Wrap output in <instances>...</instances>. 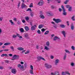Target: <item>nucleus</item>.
Returning <instances> with one entry per match:
<instances>
[{"instance_id":"obj_1","label":"nucleus","mask_w":75,"mask_h":75,"mask_svg":"<svg viewBox=\"0 0 75 75\" xmlns=\"http://www.w3.org/2000/svg\"><path fill=\"white\" fill-rule=\"evenodd\" d=\"M19 55L15 54L13 57V59H11L12 61H14L15 59H19Z\"/></svg>"},{"instance_id":"obj_2","label":"nucleus","mask_w":75,"mask_h":75,"mask_svg":"<svg viewBox=\"0 0 75 75\" xmlns=\"http://www.w3.org/2000/svg\"><path fill=\"white\" fill-rule=\"evenodd\" d=\"M45 67H46V68H51L52 67L51 65H49L47 63H45Z\"/></svg>"},{"instance_id":"obj_3","label":"nucleus","mask_w":75,"mask_h":75,"mask_svg":"<svg viewBox=\"0 0 75 75\" xmlns=\"http://www.w3.org/2000/svg\"><path fill=\"white\" fill-rule=\"evenodd\" d=\"M37 27V25H35L33 26H32L31 27V30L32 31H34L35 30V28Z\"/></svg>"},{"instance_id":"obj_4","label":"nucleus","mask_w":75,"mask_h":75,"mask_svg":"<svg viewBox=\"0 0 75 75\" xmlns=\"http://www.w3.org/2000/svg\"><path fill=\"white\" fill-rule=\"evenodd\" d=\"M24 37L26 39H30V38L28 33H25L24 35Z\"/></svg>"},{"instance_id":"obj_5","label":"nucleus","mask_w":75,"mask_h":75,"mask_svg":"<svg viewBox=\"0 0 75 75\" xmlns=\"http://www.w3.org/2000/svg\"><path fill=\"white\" fill-rule=\"evenodd\" d=\"M11 72L14 74H16V72H17V70L15 69H11Z\"/></svg>"},{"instance_id":"obj_6","label":"nucleus","mask_w":75,"mask_h":75,"mask_svg":"<svg viewBox=\"0 0 75 75\" xmlns=\"http://www.w3.org/2000/svg\"><path fill=\"white\" fill-rule=\"evenodd\" d=\"M62 34L63 35H64L65 38H66V33H65V31L64 30H63L62 32Z\"/></svg>"},{"instance_id":"obj_7","label":"nucleus","mask_w":75,"mask_h":75,"mask_svg":"<svg viewBox=\"0 0 75 75\" xmlns=\"http://www.w3.org/2000/svg\"><path fill=\"white\" fill-rule=\"evenodd\" d=\"M51 23H52V24H53V26L54 28H57V25H55V23L54 22H51Z\"/></svg>"},{"instance_id":"obj_8","label":"nucleus","mask_w":75,"mask_h":75,"mask_svg":"<svg viewBox=\"0 0 75 75\" xmlns=\"http://www.w3.org/2000/svg\"><path fill=\"white\" fill-rule=\"evenodd\" d=\"M46 47H50V43L49 41H48L46 42Z\"/></svg>"},{"instance_id":"obj_9","label":"nucleus","mask_w":75,"mask_h":75,"mask_svg":"<svg viewBox=\"0 0 75 75\" xmlns=\"http://www.w3.org/2000/svg\"><path fill=\"white\" fill-rule=\"evenodd\" d=\"M66 10H64L63 11V13H62V14L64 15V16H67V12H66Z\"/></svg>"},{"instance_id":"obj_10","label":"nucleus","mask_w":75,"mask_h":75,"mask_svg":"<svg viewBox=\"0 0 75 75\" xmlns=\"http://www.w3.org/2000/svg\"><path fill=\"white\" fill-rule=\"evenodd\" d=\"M62 22V21L59 19H57V23H61Z\"/></svg>"},{"instance_id":"obj_11","label":"nucleus","mask_w":75,"mask_h":75,"mask_svg":"<svg viewBox=\"0 0 75 75\" xmlns=\"http://www.w3.org/2000/svg\"><path fill=\"white\" fill-rule=\"evenodd\" d=\"M25 6H26V5H25V4L23 3H22V5L21 6L22 8H25Z\"/></svg>"},{"instance_id":"obj_12","label":"nucleus","mask_w":75,"mask_h":75,"mask_svg":"<svg viewBox=\"0 0 75 75\" xmlns=\"http://www.w3.org/2000/svg\"><path fill=\"white\" fill-rule=\"evenodd\" d=\"M71 29L72 30H74V25L73 23L71 24Z\"/></svg>"},{"instance_id":"obj_13","label":"nucleus","mask_w":75,"mask_h":75,"mask_svg":"<svg viewBox=\"0 0 75 75\" xmlns=\"http://www.w3.org/2000/svg\"><path fill=\"white\" fill-rule=\"evenodd\" d=\"M66 58H67V53H65L63 59L64 60H65V59H66Z\"/></svg>"},{"instance_id":"obj_14","label":"nucleus","mask_w":75,"mask_h":75,"mask_svg":"<svg viewBox=\"0 0 75 75\" xmlns=\"http://www.w3.org/2000/svg\"><path fill=\"white\" fill-rule=\"evenodd\" d=\"M17 49L18 50H19V51H23V50H24V48L22 47H18Z\"/></svg>"},{"instance_id":"obj_15","label":"nucleus","mask_w":75,"mask_h":75,"mask_svg":"<svg viewBox=\"0 0 75 75\" xmlns=\"http://www.w3.org/2000/svg\"><path fill=\"white\" fill-rule=\"evenodd\" d=\"M45 50H47V51H49L50 50V48H49V47H48L47 46H45V47L44 48Z\"/></svg>"},{"instance_id":"obj_16","label":"nucleus","mask_w":75,"mask_h":75,"mask_svg":"<svg viewBox=\"0 0 75 75\" xmlns=\"http://www.w3.org/2000/svg\"><path fill=\"white\" fill-rule=\"evenodd\" d=\"M20 68L22 71H24V70H25V69H24V66H23V65H22L21 66Z\"/></svg>"},{"instance_id":"obj_17","label":"nucleus","mask_w":75,"mask_h":75,"mask_svg":"<svg viewBox=\"0 0 75 75\" xmlns=\"http://www.w3.org/2000/svg\"><path fill=\"white\" fill-rule=\"evenodd\" d=\"M11 44V43L10 42H7L5 43L4 44V45H9Z\"/></svg>"},{"instance_id":"obj_18","label":"nucleus","mask_w":75,"mask_h":75,"mask_svg":"<svg viewBox=\"0 0 75 75\" xmlns=\"http://www.w3.org/2000/svg\"><path fill=\"white\" fill-rule=\"evenodd\" d=\"M16 36L19 37V38H23L22 36H20V35L18 33L16 34Z\"/></svg>"},{"instance_id":"obj_19","label":"nucleus","mask_w":75,"mask_h":75,"mask_svg":"<svg viewBox=\"0 0 75 75\" xmlns=\"http://www.w3.org/2000/svg\"><path fill=\"white\" fill-rule=\"evenodd\" d=\"M4 56H5V57H7V56H8V54H2L1 55V57H4Z\"/></svg>"},{"instance_id":"obj_20","label":"nucleus","mask_w":75,"mask_h":75,"mask_svg":"<svg viewBox=\"0 0 75 75\" xmlns=\"http://www.w3.org/2000/svg\"><path fill=\"white\" fill-rule=\"evenodd\" d=\"M25 28L26 31H28L29 30V28L27 26H26L25 27Z\"/></svg>"},{"instance_id":"obj_21","label":"nucleus","mask_w":75,"mask_h":75,"mask_svg":"<svg viewBox=\"0 0 75 75\" xmlns=\"http://www.w3.org/2000/svg\"><path fill=\"white\" fill-rule=\"evenodd\" d=\"M43 26H44V25L42 24H40L39 25L38 28H41L43 27Z\"/></svg>"},{"instance_id":"obj_22","label":"nucleus","mask_w":75,"mask_h":75,"mask_svg":"<svg viewBox=\"0 0 75 75\" xmlns=\"http://www.w3.org/2000/svg\"><path fill=\"white\" fill-rule=\"evenodd\" d=\"M72 7L71 6L69 7L68 9L69 11L70 12L71 11H72Z\"/></svg>"},{"instance_id":"obj_23","label":"nucleus","mask_w":75,"mask_h":75,"mask_svg":"<svg viewBox=\"0 0 75 75\" xmlns=\"http://www.w3.org/2000/svg\"><path fill=\"white\" fill-rule=\"evenodd\" d=\"M40 17L41 18H45L44 16V15H40Z\"/></svg>"},{"instance_id":"obj_24","label":"nucleus","mask_w":75,"mask_h":75,"mask_svg":"<svg viewBox=\"0 0 75 75\" xmlns=\"http://www.w3.org/2000/svg\"><path fill=\"white\" fill-rule=\"evenodd\" d=\"M30 74H33V70H30Z\"/></svg>"},{"instance_id":"obj_25","label":"nucleus","mask_w":75,"mask_h":75,"mask_svg":"<svg viewBox=\"0 0 75 75\" xmlns=\"http://www.w3.org/2000/svg\"><path fill=\"white\" fill-rule=\"evenodd\" d=\"M60 27H61V28H65V25H60Z\"/></svg>"},{"instance_id":"obj_26","label":"nucleus","mask_w":75,"mask_h":75,"mask_svg":"<svg viewBox=\"0 0 75 75\" xmlns=\"http://www.w3.org/2000/svg\"><path fill=\"white\" fill-rule=\"evenodd\" d=\"M9 21L10 22V23H11L12 25H14V23L13 22V21H12V20H10Z\"/></svg>"},{"instance_id":"obj_27","label":"nucleus","mask_w":75,"mask_h":75,"mask_svg":"<svg viewBox=\"0 0 75 75\" xmlns=\"http://www.w3.org/2000/svg\"><path fill=\"white\" fill-rule=\"evenodd\" d=\"M12 51H14V47H13V46H11L10 47Z\"/></svg>"},{"instance_id":"obj_28","label":"nucleus","mask_w":75,"mask_h":75,"mask_svg":"<svg viewBox=\"0 0 75 75\" xmlns=\"http://www.w3.org/2000/svg\"><path fill=\"white\" fill-rule=\"evenodd\" d=\"M71 19H72V20L73 21H75V16H73L71 18Z\"/></svg>"},{"instance_id":"obj_29","label":"nucleus","mask_w":75,"mask_h":75,"mask_svg":"<svg viewBox=\"0 0 75 75\" xmlns=\"http://www.w3.org/2000/svg\"><path fill=\"white\" fill-rule=\"evenodd\" d=\"M49 31L48 30L46 31V32L45 33V35H47V34H48L49 33Z\"/></svg>"},{"instance_id":"obj_30","label":"nucleus","mask_w":75,"mask_h":75,"mask_svg":"<svg viewBox=\"0 0 75 75\" xmlns=\"http://www.w3.org/2000/svg\"><path fill=\"white\" fill-rule=\"evenodd\" d=\"M20 30L21 32V33H23V32H24V29L23 28H21L20 29Z\"/></svg>"},{"instance_id":"obj_31","label":"nucleus","mask_w":75,"mask_h":75,"mask_svg":"<svg viewBox=\"0 0 75 75\" xmlns=\"http://www.w3.org/2000/svg\"><path fill=\"white\" fill-rule=\"evenodd\" d=\"M69 0H66V1L64 2V4H67L68 3V2H69Z\"/></svg>"},{"instance_id":"obj_32","label":"nucleus","mask_w":75,"mask_h":75,"mask_svg":"<svg viewBox=\"0 0 75 75\" xmlns=\"http://www.w3.org/2000/svg\"><path fill=\"white\" fill-rule=\"evenodd\" d=\"M71 66H72V67H74V65H75V63L73 62H72L71 64H70Z\"/></svg>"},{"instance_id":"obj_33","label":"nucleus","mask_w":75,"mask_h":75,"mask_svg":"<svg viewBox=\"0 0 75 75\" xmlns=\"http://www.w3.org/2000/svg\"><path fill=\"white\" fill-rule=\"evenodd\" d=\"M38 6H42V4L39 2L38 3Z\"/></svg>"},{"instance_id":"obj_34","label":"nucleus","mask_w":75,"mask_h":75,"mask_svg":"<svg viewBox=\"0 0 75 75\" xmlns=\"http://www.w3.org/2000/svg\"><path fill=\"white\" fill-rule=\"evenodd\" d=\"M60 39L58 37H57V41L59 42L60 41Z\"/></svg>"},{"instance_id":"obj_35","label":"nucleus","mask_w":75,"mask_h":75,"mask_svg":"<svg viewBox=\"0 0 75 75\" xmlns=\"http://www.w3.org/2000/svg\"><path fill=\"white\" fill-rule=\"evenodd\" d=\"M25 19L26 21H28L29 20V17L28 16L26 17Z\"/></svg>"},{"instance_id":"obj_36","label":"nucleus","mask_w":75,"mask_h":75,"mask_svg":"<svg viewBox=\"0 0 75 75\" xmlns=\"http://www.w3.org/2000/svg\"><path fill=\"white\" fill-rule=\"evenodd\" d=\"M65 52H67V53H69V54H70V52H69V51L68 50H65Z\"/></svg>"},{"instance_id":"obj_37","label":"nucleus","mask_w":75,"mask_h":75,"mask_svg":"<svg viewBox=\"0 0 75 75\" xmlns=\"http://www.w3.org/2000/svg\"><path fill=\"white\" fill-rule=\"evenodd\" d=\"M47 14L48 16H52V14L50 13V12H48L47 13Z\"/></svg>"},{"instance_id":"obj_38","label":"nucleus","mask_w":75,"mask_h":75,"mask_svg":"<svg viewBox=\"0 0 75 75\" xmlns=\"http://www.w3.org/2000/svg\"><path fill=\"white\" fill-rule=\"evenodd\" d=\"M29 7L31 8V7H33V3H31L30 4L29 6Z\"/></svg>"},{"instance_id":"obj_39","label":"nucleus","mask_w":75,"mask_h":75,"mask_svg":"<svg viewBox=\"0 0 75 75\" xmlns=\"http://www.w3.org/2000/svg\"><path fill=\"white\" fill-rule=\"evenodd\" d=\"M41 57H40V56H38V60H39V61H40V59H41Z\"/></svg>"},{"instance_id":"obj_40","label":"nucleus","mask_w":75,"mask_h":75,"mask_svg":"<svg viewBox=\"0 0 75 75\" xmlns=\"http://www.w3.org/2000/svg\"><path fill=\"white\" fill-rule=\"evenodd\" d=\"M71 48L72 49V50H75V47L74 46H72L71 47Z\"/></svg>"},{"instance_id":"obj_41","label":"nucleus","mask_w":75,"mask_h":75,"mask_svg":"<svg viewBox=\"0 0 75 75\" xmlns=\"http://www.w3.org/2000/svg\"><path fill=\"white\" fill-rule=\"evenodd\" d=\"M57 3H60L61 2V0H57Z\"/></svg>"},{"instance_id":"obj_42","label":"nucleus","mask_w":75,"mask_h":75,"mask_svg":"<svg viewBox=\"0 0 75 75\" xmlns=\"http://www.w3.org/2000/svg\"><path fill=\"white\" fill-rule=\"evenodd\" d=\"M26 11H32V10H31V9L28 8L27 10H26Z\"/></svg>"},{"instance_id":"obj_43","label":"nucleus","mask_w":75,"mask_h":75,"mask_svg":"<svg viewBox=\"0 0 75 75\" xmlns=\"http://www.w3.org/2000/svg\"><path fill=\"white\" fill-rule=\"evenodd\" d=\"M53 40L54 41H56V40H57V36H55L53 38Z\"/></svg>"},{"instance_id":"obj_44","label":"nucleus","mask_w":75,"mask_h":75,"mask_svg":"<svg viewBox=\"0 0 75 75\" xmlns=\"http://www.w3.org/2000/svg\"><path fill=\"white\" fill-rule=\"evenodd\" d=\"M9 60H4V62H6V63H8L9 62Z\"/></svg>"},{"instance_id":"obj_45","label":"nucleus","mask_w":75,"mask_h":75,"mask_svg":"<svg viewBox=\"0 0 75 75\" xmlns=\"http://www.w3.org/2000/svg\"><path fill=\"white\" fill-rule=\"evenodd\" d=\"M21 67V64H19L18 65V68H20V67Z\"/></svg>"},{"instance_id":"obj_46","label":"nucleus","mask_w":75,"mask_h":75,"mask_svg":"<svg viewBox=\"0 0 75 75\" xmlns=\"http://www.w3.org/2000/svg\"><path fill=\"white\" fill-rule=\"evenodd\" d=\"M62 8L63 11L64 10H65V8H64V6L63 5L62 6Z\"/></svg>"},{"instance_id":"obj_47","label":"nucleus","mask_w":75,"mask_h":75,"mask_svg":"<svg viewBox=\"0 0 75 75\" xmlns=\"http://www.w3.org/2000/svg\"><path fill=\"white\" fill-rule=\"evenodd\" d=\"M55 8V7L54 6H51V8L52 9H54Z\"/></svg>"},{"instance_id":"obj_48","label":"nucleus","mask_w":75,"mask_h":75,"mask_svg":"<svg viewBox=\"0 0 75 75\" xmlns=\"http://www.w3.org/2000/svg\"><path fill=\"white\" fill-rule=\"evenodd\" d=\"M37 33H38V34H41V31H40V30H38Z\"/></svg>"},{"instance_id":"obj_49","label":"nucleus","mask_w":75,"mask_h":75,"mask_svg":"<svg viewBox=\"0 0 75 75\" xmlns=\"http://www.w3.org/2000/svg\"><path fill=\"white\" fill-rule=\"evenodd\" d=\"M30 68L31 69L33 70V65H30Z\"/></svg>"},{"instance_id":"obj_50","label":"nucleus","mask_w":75,"mask_h":75,"mask_svg":"<svg viewBox=\"0 0 75 75\" xmlns=\"http://www.w3.org/2000/svg\"><path fill=\"white\" fill-rule=\"evenodd\" d=\"M50 58H51V59H54V56H52V55H51L50 56Z\"/></svg>"},{"instance_id":"obj_51","label":"nucleus","mask_w":75,"mask_h":75,"mask_svg":"<svg viewBox=\"0 0 75 75\" xmlns=\"http://www.w3.org/2000/svg\"><path fill=\"white\" fill-rule=\"evenodd\" d=\"M57 75H60V74H59V71H57Z\"/></svg>"},{"instance_id":"obj_52","label":"nucleus","mask_w":75,"mask_h":75,"mask_svg":"<svg viewBox=\"0 0 75 75\" xmlns=\"http://www.w3.org/2000/svg\"><path fill=\"white\" fill-rule=\"evenodd\" d=\"M59 62V60L58 59H57V64H58Z\"/></svg>"},{"instance_id":"obj_53","label":"nucleus","mask_w":75,"mask_h":75,"mask_svg":"<svg viewBox=\"0 0 75 75\" xmlns=\"http://www.w3.org/2000/svg\"><path fill=\"white\" fill-rule=\"evenodd\" d=\"M53 21H54L55 23H57V19H55V18H54L53 19Z\"/></svg>"},{"instance_id":"obj_54","label":"nucleus","mask_w":75,"mask_h":75,"mask_svg":"<svg viewBox=\"0 0 75 75\" xmlns=\"http://www.w3.org/2000/svg\"><path fill=\"white\" fill-rule=\"evenodd\" d=\"M27 64H24L25 68H27Z\"/></svg>"},{"instance_id":"obj_55","label":"nucleus","mask_w":75,"mask_h":75,"mask_svg":"<svg viewBox=\"0 0 75 75\" xmlns=\"http://www.w3.org/2000/svg\"><path fill=\"white\" fill-rule=\"evenodd\" d=\"M41 31L42 32H44V31H45V29L42 28L41 29Z\"/></svg>"},{"instance_id":"obj_56","label":"nucleus","mask_w":75,"mask_h":75,"mask_svg":"<svg viewBox=\"0 0 75 75\" xmlns=\"http://www.w3.org/2000/svg\"><path fill=\"white\" fill-rule=\"evenodd\" d=\"M66 7L67 8H69V7H71V6H70L69 5H67L66 6Z\"/></svg>"},{"instance_id":"obj_57","label":"nucleus","mask_w":75,"mask_h":75,"mask_svg":"<svg viewBox=\"0 0 75 75\" xmlns=\"http://www.w3.org/2000/svg\"><path fill=\"white\" fill-rule=\"evenodd\" d=\"M3 51H9V50H8V49H4L3 50Z\"/></svg>"},{"instance_id":"obj_58","label":"nucleus","mask_w":75,"mask_h":75,"mask_svg":"<svg viewBox=\"0 0 75 75\" xmlns=\"http://www.w3.org/2000/svg\"><path fill=\"white\" fill-rule=\"evenodd\" d=\"M54 36H55V35L54 34H52L51 35V38H52V37H53Z\"/></svg>"},{"instance_id":"obj_59","label":"nucleus","mask_w":75,"mask_h":75,"mask_svg":"<svg viewBox=\"0 0 75 75\" xmlns=\"http://www.w3.org/2000/svg\"><path fill=\"white\" fill-rule=\"evenodd\" d=\"M16 35H13V37L14 38H16Z\"/></svg>"},{"instance_id":"obj_60","label":"nucleus","mask_w":75,"mask_h":75,"mask_svg":"<svg viewBox=\"0 0 75 75\" xmlns=\"http://www.w3.org/2000/svg\"><path fill=\"white\" fill-rule=\"evenodd\" d=\"M54 65H57V60H55V62H54Z\"/></svg>"},{"instance_id":"obj_61","label":"nucleus","mask_w":75,"mask_h":75,"mask_svg":"<svg viewBox=\"0 0 75 75\" xmlns=\"http://www.w3.org/2000/svg\"><path fill=\"white\" fill-rule=\"evenodd\" d=\"M30 25L31 26H33V23L32 22H30Z\"/></svg>"},{"instance_id":"obj_62","label":"nucleus","mask_w":75,"mask_h":75,"mask_svg":"<svg viewBox=\"0 0 75 75\" xmlns=\"http://www.w3.org/2000/svg\"><path fill=\"white\" fill-rule=\"evenodd\" d=\"M22 22L23 23H25V21L23 19L22 20Z\"/></svg>"},{"instance_id":"obj_63","label":"nucleus","mask_w":75,"mask_h":75,"mask_svg":"<svg viewBox=\"0 0 75 75\" xmlns=\"http://www.w3.org/2000/svg\"><path fill=\"white\" fill-rule=\"evenodd\" d=\"M17 24L19 25L20 24V22H19V21H18L17 23Z\"/></svg>"},{"instance_id":"obj_64","label":"nucleus","mask_w":75,"mask_h":75,"mask_svg":"<svg viewBox=\"0 0 75 75\" xmlns=\"http://www.w3.org/2000/svg\"><path fill=\"white\" fill-rule=\"evenodd\" d=\"M39 2L42 3V4H43V1H41Z\"/></svg>"}]
</instances>
